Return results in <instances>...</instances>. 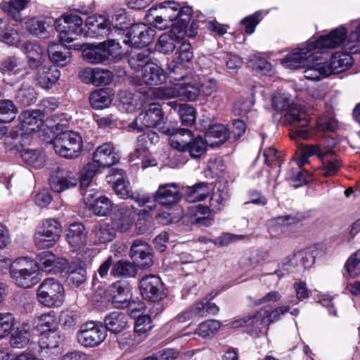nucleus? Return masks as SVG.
<instances>
[{"label": "nucleus", "instance_id": "f257e3e1", "mask_svg": "<svg viewBox=\"0 0 360 360\" xmlns=\"http://www.w3.org/2000/svg\"><path fill=\"white\" fill-rule=\"evenodd\" d=\"M342 26L345 27L346 33L340 45L344 42V48L348 53L336 52L331 56L330 64L316 58V62L308 65L307 70L304 71L306 79L319 80L332 73L342 72L352 65L351 54L360 53V19L353 20Z\"/></svg>", "mask_w": 360, "mask_h": 360}, {"label": "nucleus", "instance_id": "f03ea898", "mask_svg": "<svg viewBox=\"0 0 360 360\" xmlns=\"http://www.w3.org/2000/svg\"><path fill=\"white\" fill-rule=\"evenodd\" d=\"M346 33L345 27L340 26L328 34L322 35L316 41H310L306 44H302L299 48L292 50L284 58L281 63L289 69H297L304 68L307 70L308 65L316 62V53L311 51L316 49H334L340 46L345 39Z\"/></svg>", "mask_w": 360, "mask_h": 360}, {"label": "nucleus", "instance_id": "7ed1b4c3", "mask_svg": "<svg viewBox=\"0 0 360 360\" xmlns=\"http://www.w3.org/2000/svg\"><path fill=\"white\" fill-rule=\"evenodd\" d=\"M273 108L277 112H285L284 122L291 125V139H311L314 131L309 127V118L305 110L293 104L290 95L278 91L272 97Z\"/></svg>", "mask_w": 360, "mask_h": 360}, {"label": "nucleus", "instance_id": "20e7f679", "mask_svg": "<svg viewBox=\"0 0 360 360\" xmlns=\"http://www.w3.org/2000/svg\"><path fill=\"white\" fill-rule=\"evenodd\" d=\"M163 24L165 30L172 27V34L184 33L193 11L190 6H184L174 1L162 2Z\"/></svg>", "mask_w": 360, "mask_h": 360}, {"label": "nucleus", "instance_id": "39448f33", "mask_svg": "<svg viewBox=\"0 0 360 360\" xmlns=\"http://www.w3.org/2000/svg\"><path fill=\"white\" fill-rule=\"evenodd\" d=\"M10 274L19 287L29 288L39 281V273L33 260L26 257L15 259L10 266Z\"/></svg>", "mask_w": 360, "mask_h": 360}, {"label": "nucleus", "instance_id": "423d86ee", "mask_svg": "<svg viewBox=\"0 0 360 360\" xmlns=\"http://www.w3.org/2000/svg\"><path fill=\"white\" fill-rule=\"evenodd\" d=\"M122 55L121 46L114 39L104 41L97 45L88 44L82 49L84 59L92 64L107 60H120Z\"/></svg>", "mask_w": 360, "mask_h": 360}, {"label": "nucleus", "instance_id": "0eeeda50", "mask_svg": "<svg viewBox=\"0 0 360 360\" xmlns=\"http://www.w3.org/2000/svg\"><path fill=\"white\" fill-rule=\"evenodd\" d=\"M129 127L143 131L145 128L155 127L162 133V127H169L166 124L165 117L160 105L152 103L143 110L136 119L129 124Z\"/></svg>", "mask_w": 360, "mask_h": 360}, {"label": "nucleus", "instance_id": "6e6552de", "mask_svg": "<svg viewBox=\"0 0 360 360\" xmlns=\"http://www.w3.org/2000/svg\"><path fill=\"white\" fill-rule=\"evenodd\" d=\"M37 298L46 307H60L65 299L64 288L54 278L45 279L38 287Z\"/></svg>", "mask_w": 360, "mask_h": 360}, {"label": "nucleus", "instance_id": "1a4fd4ad", "mask_svg": "<svg viewBox=\"0 0 360 360\" xmlns=\"http://www.w3.org/2000/svg\"><path fill=\"white\" fill-rule=\"evenodd\" d=\"M56 153L65 158L77 157L81 151V136L75 131H67L57 135L51 143Z\"/></svg>", "mask_w": 360, "mask_h": 360}, {"label": "nucleus", "instance_id": "9d476101", "mask_svg": "<svg viewBox=\"0 0 360 360\" xmlns=\"http://www.w3.org/2000/svg\"><path fill=\"white\" fill-rule=\"evenodd\" d=\"M83 20L77 15H65L54 21L55 29L60 33V41L65 46L77 40L82 32Z\"/></svg>", "mask_w": 360, "mask_h": 360}, {"label": "nucleus", "instance_id": "9b49d317", "mask_svg": "<svg viewBox=\"0 0 360 360\" xmlns=\"http://www.w3.org/2000/svg\"><path fill=\"white\" fill-rule=\"evenodd\" d=\"M60 233V226L56 219H45L39 226L35 234V244L39 248H49L58 240Z\"/></svg>", "mask_w": 360, "mask_h": 360}, {"label": "nucleus", "instance_id": "f8f14e48", "mask_svg": "<svg viewBox=\"0 0 360 360\" xmlns=\"http://www.w3.org/2000/svg\"><path fill=\"white\" fill-rule=\"evenodd\" d=\"M305 153L308 155H316L322 162L319 169L321 175L325 177L335 175L341 165L334 152L322 146H307Z\"/></svg>", "mask_w": 360, "mask_h": 360}, {"label": "nucleus", "instance_id": "ddd939ff", "mask_svg": "<svg viewBox=\"0 0 360 360\" xmlns=\"http://www.w3.org/2000/svg\"><path fill=\"white\" fill-rule=\"evenodd\" d=\"M288 307H280L271 311L262 309L251 316L236 320L233 324L235 327H243L250 326L259 322L260 324L268 326L278 321L280 316L288 312Z\"/></svg>", "mask_w": 360, "mask_h": 360}, {"label": "nucleus", "instance_id": "4468645a", "mask_svg": "<svg viewBox=\"0 0 360 360\" xmlns=\"http://www.w3.org/2000/svg\"><path fill=\"white\" fill-rule=\"evenodd\" d=\"M106 335V328L101 323L89 322L81 326L77 340L82 345L93 347L100 345Z\"/></svg>", "mask_w": 360, "mask_h": 360}, {"label": "nucleus", "instance_id": "2eb2a0df", "mask_svg": "<svg viewBox=\"0 0 360 360\" xmlns=\"http://www.w3.org/2000/svg\"><path fill=\"white\" fill-rule=\"evenodd\" d=\"M139 289L142 297L150 302H158L167 296V292L160 278L148 275L141 278Z\"/></svg>", "mask_w": 360, "mask_h": 360}, {"label": "nucleus", "instance_id": "dca6fc26", "mask_svg": "<svg viewBox=\"0 0 360 360\" xmlns=\"http://www.w3.org/2000/svg\"><path fill=\"white\" fill-rule=\"evenodd\" d=\"M136 213L132 206L117 205L115 207L112 217V226L120 233L129 231L135 221Z\"/></svg>", "mask_w": 360, "mask_h": 360}, {"label": "nucleus", "instance_id": "f3484780", "mask_svg": "<svg viewBox=\"0 0 360 360\" xmlns=\"http://www.w3.org/2000/svg\"><path fill=\"white\" fill-rule=\"evenodd\" d=\"M155 31L144 23L133 25L127 34V42L135 48L144 47L150 44L155 37Z\"/></svg>", "mask_w": 360, "mask_h": 360}, {"label": "nucleus", "instance_id": "a211bd4d", "mask_svg": "<svg viewBox=\"0 0 360 360\" xmlns=\"http://www.w3.org/2000/svg\"><path fill=\"white\" fill-rule=\"evenodd\" d=\"M78 179L75 174L66 169L58 168L49 177V186L56 193H61L67 189L75 187Z\"/></svg>", "mask_w": 360, "mask_h": 360}, {"label": "nucleus", "instance_id": "6ab92c4d", "mask_svg": "<svg viewBox=\"0 0 360 360\" xmlns=\"http://www.w3.org/2000/svg\"><path fill=\"white\" fill-rule=\"evenodd\" d=\"M108 294L115 307L123 309L131 307V288L127 282L113 283L109 286Z\"/></svg>", "mask_w": 360, "mask_h": 360}, {"label": "nucleus", "instance_id": "aec40b11", "mask_svg": "<svg viewBox=\"0 0 360 360\" xmlns=\"http://www.w3.org/2000/svg\"><path fill=\"white\" fill-rule=\"evenodd\" d=\"M86 205L98 217H106L112 210V201L104 195H98V193L94 190H87L84 193Z\"/></svg>", "mask_w": 360, "mask_h": 360}, {"label": "nucleus", "instance_id": "412c9836", "mask_svg": "<svg viewBox=\"0 0 360 360\" xmlns=\"http://www.w3.org/2000/svg\"><path fill=\"white\" fill-rule=\"evenodd\" d=\"M120 159L119 153L111 143H104L96 148L93 154V162L100 168L110 167Z\"/></svg>", "mask_w": 360, "mask_h": 360}, {"label": "nucleus", "instance_id": "4be33fe9", "mask_svg": "<svg viewBox=\"0 0 360 360\" xmlns=\"http://www.w3.org/2000/svg\"><path fill=\"white\" fill-rule=\"evenodd\" d=\"M130 257L134 263L141 269H146L153 264L152 249L150 245L139 239L135 240L130 248Z\"/></svg>", "mask_w": 360, "mask_h": 360}, {"label": "nucleus", "instance_id": "5701e85b", "mask_svg": "<svg viewBox=\"0 0 360 360\" xmlns=\"http://www.w3.org/2000/svg\"><path fill=\"white\" fill-rule=\"evenodd\" d=\"M162 133L170 136V145L180 152H185L193 137V132L187 129L162 127Z\"/></svg>", "mask_w": 360, "mask_h": 360}, {"label": "nucleus", "instance_id": "b1692460", "mask_svg": "<svg viewBox=\"0 0 360 360\" xmlns=\"http://www.w3.org/2000/svg\"><path fill=\"white\" fill-rule=\"evenodd\" d=\"M181 199L179 186L175 183L160 185L154 195V200L160 205L169 206Z\"/></svg>", "mask_w": 360, "mask_h": 360}, {"label": "nucleus", "instance_id": "393cba45", "mask_svg": "<svg viewBox=\"0 0 360 360\" xmlns=\"http://www.w3.org/2000/svg\"><path fill=\"white\" fill-rule=\"evenodd\" d=\"M87 34L91 37H103L108 36L111 32L110 22L103 16H89L86 20Z\"/></svg>", "mask_w": 360, "mask_h": 360}, {"label": "nucleus", "instance_id": "a878e982", "mask_svg": "<svg viewBox=\"0 0 360 360\" xmlns=\"http://www.w3.org/2000/svg\"><path fill=\"white\" fill-rule=\"evenodd\" d=\"M60 76V72L56 66L42 65L37 68L35 79L41 88L51 89Z\"/></svg>", "mask_w": 360, "mask_h": 360}, {"label": "nucleus", "instance_id": "bb28decb", "mask_svg": "<svg viewBox=\"0 0 360 360\" xmlns=\"http://www.w3.org/2000/svg\"><path fill=\"white\" fill-rule=\"evenodd\" d=\"M43 117L40 110L23 111L18 117L21 130L25 134L36 131L42 124Z\"/></svg>", "mask_w": 360, "mask_h": 360}, {"label": "nucleus", "instance_id": "cd10ccee", "mask_svg": "<svg viewBox=\"0 0 360 360\" xmlns=\"http://www.w3.org/2000/svg\"><path fill=\"white\" fill-rule=\"evenodd\" d=\"M108 181L113 182V189L121 198L126 199L132 193L129 181L125 179L124 172L120 169H112L108 176Z\"/></svg>", "mask_w": 360, "mask_h": 360}, {"label": "nucleus", "instance_id": "c85d7f7f", "mask_svg": "<svg viewBox=\"0 0 360 360\" xmlns=\"http://www.w3.org/2000/svg\"><path fill=\"white\" fill-rule=\"evenodd\" d=\"M317 250L316 248H307L294 254L289 259L288 264L300 269H309L315 262Z\"/></svg>", "mask_w": 360, "mask_h": 360}, {"label": "nucleus", "instance_id": "c756f323", "mask_svg": "<svg viewBox=\"0 0 360 360\" xmlns=\"http://www.w3.org/2000/svg\"><path fill=\"white\" fill-rule=\"evenodd\" d=\"M168 77L173 84H180L192 77V68L190 65L172 60L167 65Z\"/></svg>", "mask_w": 360, "mask_h": 360}, {"label": "nucleus", "instance_id": "7c9ffc66", "mask_svg": "<svg viewBox=\"0 0 360 360\" xmlns=\"http://www.w3.org/2000/svg\"><path fill=\"white\" fill-rule=\"evenodd\" d=\"M66 240L75 250L85 245L87 233L84 224L79 222L72 223L66 230Z\"/></svg>", "mask_w": 360, "mask_h": 360}, {"label": "nucleus", "instance_id": "2f4dec72", "mask_svg": "<svg viewBox=\"0 0 360 360\" xmlns=\"http://www.w3.org/2000/svg\"><path fill=\"white\" fill-rule=\"evenodd\" d=\"M65 45L61 43L51 42L49 44L47 52L50 60L58 66H65L70 61L71 58V52ZM69 47L71 46H68Z\"/></svg>", "mask_w": 360, "mask_h": 360}, {"label": "nucleus", "instance_id": "473e14b6", "mask_svg": "<svg viewBox=\"0 0 360 360\" xmlns=\"http://www.w3.org/2000/svg\"><path fill=\"white\" fill-rule=\"evenodd\" d=\"M91 236L96 244L108 243L115 238V229L109 223L99 221L93 226Z\"/></svg>", "mask_w": 360, "mask_h": 360}, {"label": "nucleus", "instance_id": "72a5a7b5", "mask_svg": "<svg viewBox=\"0 0 360 360\" xmlns=\"http://www.w3.org/2000/svg\"><path fill=\"white\" fill-rule=\"evenodd\" d=\"M229 136V130L224 125L215 124L210 125L206 130L205 139L207 145L215 147L223 144Z\"/></svg>", "mask_w": 360, "mask_h": 360}, {"label": "nucleus", "instance_id": "f704fd0d", "mask_svg": "<svg viewBox=\"0 0 360 360\" xmlns=\"http://www.w3.org/2000/svg\"><path fill=\"white\" fill-rule=\"evenodd\" d=\"M184 36V33L181 34L179 33L172 34V29L169 34H163L159 37L158 42L156 44V49L165 54L171 53L175 49H177L183 41L182 37Z\"/></svg>", "mask_w": 360, "mask_h": 360}, {"label": "nucleus", "instance_id": "c9c22d12", "mask_svg": "<svg viewBox=\"0 0 360 360\" xmlns=\"http://www.w3.org/2000/svg\"><path fill=\"white\" fill-rule=\"evenodd\" d=\"M141 77L143 82L148 85H158L165 81L166 75L158 65L152 63L146 66Z\"/></svg>", "mask_w": 360, "mask_h": 360}, {"label": "nucleus", "instance_id": "e433bc0d", "mask_svg": "<svg viewBox=\"0 0 360 360\" xmlns=\"http://www.w3.org/2000/svg\"><path fill=\"white\" fill-rule=\"evenodd\" d=\"M66 282L72 287H78L86 278V271L79 263H70L65 271Z\"/></svg>", "mask_w": 360, "mask_h": 360}, {"label": "nucleus", "instance_id": "4c0bfd02", "mask_svg": "<svg viewBox=\"0 0 360 360\" xmlns=\"http://www.w3.org/2000/svg\"><path fill=\"white\" fill-rule=\"evenodd\" d=\"M184 189L186 200L195 202L205 200L210 194V184L207 182H198L193 186H186Z\"/></svg>", "mask_w": 360, "mask_h": 360}, {"label": "nucleus", "instance_id": "58836bf2", "mask_svg": "<svg viewBox=\"0 0 360 360\" xmlns=\"http://www.w3.org/2000/svg\"><path fill=\"white\" fill-rule=\"evenodd\" d=\"M104 323V328H106V331L109 330L113 333H119L126 328L127 316L124 313L113 311L105 317Z\"/></svg>", "mask_w": 360, "mask_h": 360}, {"label": "nucleus", "instance_id": "ea45409f", "mask_svg": "<svg viewBox=\"0 0 360 360\" xmlns=\"http://www.w3.org/2000/svg\"><path fill=\"white\" fill-rule=\"evenodd\" d=\"M54 20L48 17L33 18L27 22L29 32L40 37H46L47 30L54 25Z\"/></svg>", "mask_w": 360, "mask_h": 360}, {"label": "nucleus", "instance_id": "a19ab883", "mask_svg": "<svg viewBox=\"0 0 360 360\" xmlns=\"http://www.w3.org/2000/svg\"><path fill=\"white\" fill-rule=\"evenodd\" d=\"M33 326L42 334L57 329L58 323L53 314L45 313L34 318L33 320Z\"/></svg>", "mask_w": 360, "mask_h": 360}, {"label": "nucleus", "instance_id": "79ce46f5", "mask_svg": "<svg viewBox=\"0 0 360 360\" xmlns=\"http://www.w3.org/2000/svg\"><path fill=\"white\" fill-rule=\"evenodd\" d=\"M23 52L27 58L28 65L31 68H38L42 65V51L40 46L31 42H25Z\"/></svg>", "mask_w": 360, "mask_h": 360}, {"label": "nucleus", "instance_id": "37998d69", "mask_svg": "<svg viewBox=\"0 0 360 360\" xmlns=\"http://www.w3.org/2000/svg\"><path fill=\"white\" fill-rule=\"evenodd\" d=\"M167 105L178 112L184 125L191 126L194 123L195 120V110L191 105L186 103L179 104L176 101L169 102Z\"/></svg>", "mask_w": 360, "mask_h": 360}, {"label": "nucleus", "instance_id": "c03bdc74", "mask_svg": "<svg viewBox=\"0 0 360 360\" xmlns=\"http://www.w3.org/2000/svg\"><path fill=\"white\" fill-rule=\"evenodd\" d=\"M0 41L10 46H18L20 42L19 34L3 18H0Z\"/></svg>", "mask_w": 360, "mask_h": 360}, {"label": "nucleus", "instance_id": "a18cd8bd", "mask_svg": "<svg viewBox=\"0 0 360 360\" xmlns=\"http://www.w3.org/2000/svg\"><path fill=\"white\" fill-rule=\"evenodd\" d=\"M111 273L115 277L134 278L137 274V268L134 263L119 260L113 264Z\"/></svg>", "mask_w": 360, "mask_h": 360}, {"label": "nucleus", "instance_id": "49530a36", "mask_svg": "<svg viewBox=\"0 0 360 360\" xmlns=\"http://www.w3.org/2000/svg\"><path fill=\"white\" fill-rule=\"evenodd\" d=\"M30 326L28 324L23 323L21 326L18 327L12 333L10 343L12 347L22 348L25 347L30 340Z\"/></svg>", "mask_w": 360, "mask_h": 360}, {"label": "nucleus", "instance_id": "de8ad7c7", "mask_svg": "<svg viewBox=\"0 0 360 360\" xmlns=\"http://www.w3.org/2000/svg\"><path fill=\"white\" fill-rule=\"evenodd\" d=\"M112 102L109 92L103 89L93 91L89 96L91 107L96 110L103 109L110 106Z\"/></svg>", "mask_w": 360, "mask_h": 360}, {"label": "nucleus", "instance_id": "09e8293b", "mask_svg": "<svg viewBox=\"0 0 360 360\" xmlns=\"http://www.w3.org/2000/svg\"><path fill=\"white\" fill-rule=\"evenodd\" d=\"M177 84L172 86H162L158 88H150L146 94L152 98L169 99L179 96V88Z\"/></svg>", "mask_w": 360, "mask_h": 360}, {"label": "nucleus", "instance_id": "8fccbe9b", "mask_svg": "<svg viewBox=\"0 0 360 360\" xmlns=\"http://www.w3.org/2000/svg\"><path fill=\"white\" fill-rule=\"evenodd\" d=\"M128 63L132 70L136 72L141 70V72L146 69V66L151 64L150 53L148 50H143L138 53H134L129 57Z\"/></svg>", "mask_w": 360, "mask_h": 360}, {"label": "nucleus", "instance_id": "3c124183", "mask_svg": "<svg viewBox=\"0 0 360 360\" xmlns=\"http://www.w3.org/2000/svg\"><path fill=\"white\" fill-rule=\"evenodd\" d=\"M20 156L25 163L36 169L42 167L45 162L44 155L39 150L25 149Z\"/></svg>", "mask_w": 360, "mask_h": 360}, {"label": "nucleus", "instance_id": "603ef678", "mask_svg": "<svg viewBox=\"0 0 360 360\" xmlns=\"http://www.w3.org/2000/svg\"><path fill=\"white\" fill-rule=\"evenodd\" d=\"M30 0H10L1 4V8L15 21L20 20V12L25 8Z\"/></svg>", "mask_w": 360, "mask_h": 360}, {"label": "nucleus", "instance_id": "864d4df0", "mask_svg": "<svg viewBox=\"0 0 360 360\" xmlns=\"http://www.w3.org/2000/svg\"><path fill=\"white\" fill-rule=\"evenodd\" d=\"M147 22L160 30H165V25L163 24V7L162 3L158 6L151 7L146 14Z\"/></svg>", "mask_w": 360, "mask_h": 360}, {"label": "nucleus", "instance_id": "5fc2aeb1", "mask_svg": "<svg viewBox=\"0 0 360 360\" xmlns=\"http://www.w3.org/2000/svg\"><path fill=\"white\" fill-rule=\"evenodd\" d=\"M193 57V53L191 44L183 39L178 46L172 60L190 65Z\"/></svg>", "mask_w": 360, "mask_h": 360}, {"label": "nucleus", "instance_id": "6e6d98bb", "mask_svg": "<svg viewBox=\"0 0 360 360\" xmlns=\"http://www.w3.org/2000/svg\"><path fill=\"white\" fill-rule=\"evenodd\" d=\"M16 101L23 106H29L37 101V92L34 88L30 86L22 85L18 91Z\"/></svg>", "mask_w": 360, "mask_h": 360}, {"label": "nucleus", "instance_id": "4d7b16f0", "mask_svg": "<svg viewBox=\"0 0 360 360\" xmlns=\"http://www.w3.org/2000/svg\"><path fill=\"white\" fill-rule=\"evenodd\" d=\"M18 113V108L11 100H0V122L13 121Z\"/></svg>", "mask_w": 360, "mask_h": 360}, {"label": "nucleus", "instance_id": "13d9d810", "mask_svg": "<svg viewBox=\"0 0 360 360\" xmlns=\"http://www.w3.org/2000/svg\"><path fill=\"white\" fill-rule=\"evenodd\" d=\"M178 88L179 96L182 99L193 101L200 95V89L198 84L184 81L179 84Z\"/></svg>", "mask_w": 360, "mask_h": 360}, {"label": "nucleus", "instance_id": "bf43d9fd", "mask_svg": "<svg viewBox=\"0 0 360 360\" xmlns=\"http://www.w3.org/2000/svg\"><path fill=\"white\" fill-rule=\"evenodd\" d=\"M220 327L221 323L219 321L215 319H209L200 323L194 333L203 338H206L215 334Z\"/></svg>", "mask_w": 360, "mask_h": 360}, {"label": "nucleus", "instance_id": "052dcab7", "mask_svg": "<svg viewBox=\"0 0 360 360\" xmlns=\"http://www.w3.org/2000/svg\"><path fill=\"white\" fill-rule=\"evenodd\" d=\"M55 255L50 251H44L37 254L36 261L34 262L39 270L51 272L53 270V264L54 263Z\"/></svg>", "mask_w": 360, "mask_h": 360}, {"label": "nucleus", "instance_id": "680f3d73", "mask_svg": "<svg viewBox=\"0 0 360 360\" xmlns=\"http://www.w3.org/2000/svg\"><path fill=\"white\" fill-rule=\"evenodd\" d=\"M99 169L98 165L94 162H89L83 167L80 178V186L82 189L87 188L91 185Z\"/></svg>", "mask_w": 360, "mask_h": 360}, {"label": "nucleus", "instance_id": "e2e57ef3", "mask_svg": "<svg viewBox=\"0 0 360 360\" xmlns=\"http://www.w3.org/2000/svg\"><path fill=\"white\" fill-rule=\"evenodd\" d=\"M198 77L200 94L208 96L217 91V83L214 78L206 75H198Z\"/></svg>", "mask_w": 360, "mask_h": 360}, {"label": "nucleus", "instance_id": "0e129e2a", "mask_svg": "<svg viewBox=\"0 0 360 360\" xmlns=\"http://www.w3.org/2000/svg\"><path fill=\"white\" fill-rule=\"evenodd\" d=\"M206 142L200 136L193 137L185 152H188L193 158H198L206 151Z\"/></svg>", "mask_w": 360, "mask_h": 360}, {"label": "nucleus", "instance_id": "69168bd1", "mask_svg": "<svg viewBox=\"0 0 360 360\" xmlns=\"http://www.w3.org/2000/svg\"><path fill=\"white\" fill-rule=\"evenodd\" d=\"M60 337L57 329L41 334L39 345L41 348L53 349L58 346Z\"/></svg>", "mask_w": 360, "mask_h": 360}, {"label": "nucleus", "instance_id": "338daca9", "mask_svg": "<svg viewBox=\"0 0 360 360\" xmlns=\"http://www.w3.org/2000/svg\"><path fill=\"white\" fill-rule=\"evenodd\" d=\"M229 198V191L226 188L217 189L214 191L210 198V206L213 211H220L225 205L226 202Z\"/></svg>", "mask_w": 360, "mask_h": 360}, {"label": "nucleus", "instance_id": "774afa93", "mask_svg": "<svg viewBox=\"0 0 360 360\" xmlns=\"http://www.w3.org/2000/svg\"><path fill=\"white\" fill-rule=\"evenodd\" d=\"M345 267L351 277L355 278L360 275V250L348 258Z\"/></svg>", "mask_w": 360, "mask_h": 360}]
</instances>
